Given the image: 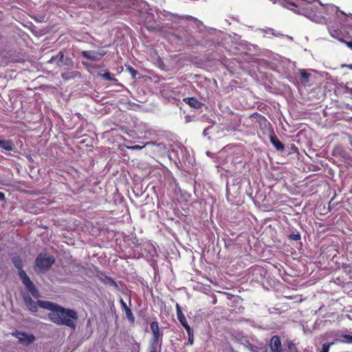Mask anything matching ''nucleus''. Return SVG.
<instances>
[{
	"label": "nucleus",
	"mask_w": 352,
	"mask_h": 352,
	"mask_svg": "<svg viewBox=\"0 0 352 352\" xmlns=\"http://www.w3.org/2000/svg\"><path fill=\"white\" fill-rule=\"evenodd\" d=\"M124 311L126 314V317L127 320H129V323L131 324H133L135 321V316H134L131 309L130 308H129V309L124 310Z\"/></svg>",
	"instance_id": "nucleus-20"
},
{
	"label": "nucleus",
	"mask_w": 352,
	"mask_h": 352,
	"mask_svg": "<svg viewBox=\"0 0 352 352\" xmlns=\"http://www.w3.org/2000/svg\"><path fill=\"white\" fill-rule=\"evenodd\" d=\"M12 262L14 266L17 269L18 275L25 287L29 291L34 298H38L40 296L39 292L27 275L26 272L23 270V264L21 257L19 256H13L12 258Z\"/></svg>",
	"instance_id": "nucleus-2"
},
{
	"label": "nucleus",
	"mask_w": 352,
	"mask_h": 352,
	"mask_svg": "<svg viewBox=\"0 0 352 352\" xmlns=\"http://www.w3.org/2000/svg\"><path fill=\"white\" fill-rule=\"evenodd\" d=\"M151 144V142H147L144 146H140L138 144H135V145H133V146H128L127 148L131 149V150H141L145 146H146L147 144Z\"/></svg>",
	"instance_id": "nucleus-25"
},
{
	"label": "nucleus",
	"mask_w": 352,
	"mask_h": 352,
	"mask_svg": "<svg viewBox=\"0 0 352 352\" xmlns=\"http://www.w3.org/2000/svg\"><path fill=\"white\" fill-rule=\"evenodd\" d=\"M320 6V7H318L311 4H307L302 8L303 14L311 21L320 23L324 20L322 14L325 8L322 4Z\"/></svg>",
	"instance_id": "nucleus-3"
},
{
	"label": "nucleus",
	"mask_w": 352,
	"mask_h": 352,
	"mask_svg": "<svg viewBox=\"0 0 352 352\" xmlns=\"http://www.w3.org/2000/svg\"><path fill=\"white\" fill-rule=\"evenodd\" d=\"M251 118H254L259 124L261 129H266L271 126V124L267 121L265 116L258 113H254L251 116Z\"/></svg>",
	"instance_id": "nucleus-10"
},
{
	"label": "nucleus",
	"mask_w": 352,
	"mask_h": 352,
	"mask_svg": "<svg viewBox=\"0 0 352 352\" xmlns=\"http://www.w3.org/2000/svg\"><path fill=\"white\" fill-rule=\"evenodd\" d=\"M0 148L7 151H11L13 150L14 144L11 140H0Z\"/></svg>",
	"instance_id": "nucleus-17"
},
{
	"label": "nucleus",
	"mask_w": 352,
	"mask_h": 352,
	"mask_svg": "<svg viewBox=\"0 0 352 352\" xmlns=\"http://www.w3.org/2000/svg\"><path fill=\"white\" fill-rule=\"evenodd\" d=\"M186 332H187L188 337V342L190 343V344H192L193 340H194L193 330L190 327V331H186Z\"/></svg>",
	"instance_id": "nucleus-24"
},
{
	"label": "nucleus",
	"mask_w": 352,
	"mask_h": 352,
	"mask_svg": "<svg viewBox=\"0 0 352 352\" xmlns=\"http://www.w3.org/2000/svg\"><path fill=\"white\" fill-rule=\"evenodd\" d=\"M6 196L5 194L2 192H0V201H5Z\"/></svg>",
	"instance_id": "nucleus-31"
},
{
	"label": "nucleus",
	"mask_w": 352,
	"mask_h": 352,
	"mask_svg": "<svg viewBox=\"0 0 352 352\" xmlns=\"http://www.w3.org/2000/svg\"><path fill=\"white\" fill-rule=\"evenodd\" d=\"M62 77H63V78H65V79H67V77H65V74H62Z\"/></svg>",
	"instance_id": "nucleus-36"
},
{
	"label": "nucleus",
	"mask_w": 352,
	"mask_h": 352,
	"mask_svg": "<svg viewBox=\"0 0 352 352\" xmlns=\"http://www.w3.org/2000/svg\"><path fill=\"white\" fill-rule=\"evenodd\" d=\"M38 307H40L43 309H45L50 310L52 312H54L56 310V309L58 308V307L59 306L56 303H54V302H52L50 301L41 300H38Z\"/></svg>",
	"instance_id": "nucleus-12"
},
{
	"label": "nucleus",
	"mask_w": 352,
	"mask_h": 352,
	"mask_svg": "<svg viewBox=\"0 0 352 352\" xmlns=\"http://www.w3.org/2000/svg\"><path fill=\"white\" fill-rule=\"evenodd\" d=\"M49 319L58 325H65L71 328H75V321L78 319L77 312L73 309L58 306L54 312L48 314Z\"/></svg>",
	"instance_id": "nucleus-1"
},
{
	"label": "nucleus",
	"mask_w": 352,
	"mask_h": 352,
	"mask_svg": "<svg viewBox=\"0 0 352 352\" xmlns=\"http://www.w3.org/2000/svg\"><path fill=\"white\" fill-rule=\"evenodd\" d=\"M288 238H289V239L294 240V241H299L301 239L300 234L299 232H296V233H294V234H290L288 236Z\"/></svg>",
	"instance_id": "nucleus-23"
},
{
	"label": "nucleus",
	"mask_w": 352,
	"mask_h": 352,
	"mask_svg": "<svg viewBox=\"0 0 352 352\" xmlns=\"http://www.w3.org/2000/svg\"><path fill=\"white\" fill-rule=\"evenodd\" d=\"M341 341L344 343L352 344V336L344 334L342 336Z\"/></svg>",
	"instance_id": "nucleus-22"
},
{
	"label": "nucleus",
	"mask_w": 352,
	"mask_h": 352,
	"mask_svg": "<svg viewBox=\"0 0 352 352\" xmlns=\"http://www.w3.org/2000/svg\"><path fill=\"white\" fill-rule=\"evenodd\" d=\"M13 335L18 338L21 342H24L27 340L29 343H32L35 340V337L33 335H28L25 332L16 331L15 333H14Z\"/></svg>",
	"instance_id": "nucleus-13"
},
{
	"label": "nucleus",
	"mask_w": 352,
	"mask_h": 352,
	"mask_svg": "<svg viewBox=\"0 0 352 352\" xmlns=\"http://www.w3.org/2000/svg\"><path fill=\"white\" fill-rule=\"evenodd\" d=\"M274 4L276 3V0H270Z\"/></svg>",
	"instance_id": "nucleus-37"
},
{
	"label": "nucleus",
	"mask_w": 352,
	"mask_h": 352,
	"mask_svg": "<svg viewBox=\"0 0 352 352\" xmlns=\"http://www.w3.org/2000/svg\"><path fill=\"white\" fill-rule=\"evenodd\" d=\"M249 347L252 352H268L267 345L263 343L251 344Z\"/></svg>",
	"instance_id": "nucleus-15"
},
{
	"label": "nucleus",
	"mask_w": 352,
	"mask_h": 352,
	"mask_svg": "<svg viewBox=\"0 0 352 352\" xmlns=\"http://www.w3.org/2000/svg\"><path fill=\"white\" fill-rule=\"evenodd\" d=\"M329 31H330V32H331V36H336L333 34V32H336V30H332V28H330Z\"/></svg>",
	"instance_id": "nucleus-33"
},
{
	"label": "nucleus",
	"mask_w": 352,
	"mask_h": 352,
	"mask_svg": "<svg viewBox=\"0 0 352 352\" xmlns=\"http://www.w3.org/2000/svg\"><path fill=\"white\" fill-rule=\"evenodd\" d=\"M157 59H158L159 64H161V63L163 64L162 60L159 56H158Z\"/></svg>",
	"instance_id": "nucleus-35"
},
{
	"label": "nucleus",
	"mask_w": 352,
	"mask_h": 352,
	"mask_svg": "<svg viewBox=\"0 0 352 352\" xmlns=\"http://www.w3.org/2000/svg\"><path fill=\"white\" fill-rule=\"evenodd\" d=\"M162 343V342L150 341L148 352H157L158 350L161 349Z\"/></svg>",
	"instance_id": "nucleus-19"
},
{
	"label": "nucleus",
	"mask_w": 352,
	"mask_h": 352,
	"mask_svg": "<svg viewBox=\"0 0 352 352\" xmlns=\"http://www.w3.org/2000/svg\"><path fill=\"white\" fill-rule=\"evenodd\" d=\"M102 77L108 80H113L114 78L111 76V74L109 72H106L101 74Z\"/></svg>",
	"instance_id": "nucleus-26"
},
{
	"label": "nucleus",
	"mask_w": 352,
	"mask_h": 352,
	"mask_svg": "<svg viewBox=\"0 0 352 352\" xmlns=\"http://www.w3.org/2000/svg\"><path fill=\"white\" fill-rule=\"evenodd\" d=\"M63 58H64L63 52H59L58 54L56 56H52L51 58L50 62L51 63H54V62L56 61V60H58V63L62 62Z\"/></svg>",
	"instance_id": "nucleus-21"
},
{
	"label": "nucleus",
	"mask_w": 352,
	"mask_h": 352,
	"mask_svg": "<svg viewBox=\"0 0 352 352\" xmlns=\"http://www.w3.org/2000/svg\"><path fill=\"white\" fill-rule=\"evenodd\" d=\"M342 67H346L351 70H352V64H349V65H342Z\"/></svg>",
	"instance_id": "nucleus-32"
},
{
	"label": "nucleus",
	"mask_w": 352,
	"mask_h": 352,
	"mask_svg": "<svg viewBox=\"0 0 352 352\" xmlns=\"http://www.w3.org/2000/svg\"><path fill=\"white\" fill-rule=\"evenodd\" d=\"M270 352H283L279 336H274L269 343Z\"/></svg>",
	"instance_id": "nucleus-7"
},
{
	"label": "nucleus",
	"mask_w": 352,
	"mask_h": 352,
	"mask_svg": "<svg viewBox=\"0 0 352 352\" xmlns=\"http://www.w3.org/2000/svg\"><path fill=\"white\" fill-rule=\"evenodd\" d=\"M25 305L28 309L32 313H35L38 311V301L34 302L29 295L23 296Z\"/></svg>",
	"instance_id": "nucleus-11"
},
{
	"label": "nucleus",
	"mask_w": 352,
	"mask_h": 352,
	"mask_svg": "<svg viewBox=\"0 0 352 352\" xmlns=\"http://www.w3.org/2000/svg\"><path fill=\"white\" fill-rule=\"evenodd\" d=\"M2 38V36L0 34V40Z\"/></svg>",
	"instance_id": "nucleus-39"
},
{
	"label": "nucleus",
	"mask_w": 352,
	"mask_h": 352,
	"mask_svg": "<svg viewBox=\"0 0 352 352\" xmlns=\"http://www.w3.org/2000/svg\"><path fill=\"white\" fill-rule=\"evenodd\" d=\"M120 303L123 311L129 308L122 298L120 299Z\"/></svg>",
	"instance_id": "nucleus-28"
},
{
	"label": "nucleus",
	"mask_w": 352,
	"mask_h": 352,
	"mask_svg": "<svg viewBox=\"0 0 352 352\" xmlns=\"http://www.w3.org/2000/svg\"><path fill=\"white\" fill-rule=\"evenodd\" d=\"M176 311L178 320L180 322L182 325L185 328L186 331H189L190 327L188 324L186 318L182 311L181 307L178 303L176 304Z\"/></svg>",
	"instance_id": "nucleus-8"
},
{
	"label": "nucleus",
	"mask_w": 352,
	"mask_h": 352,
	"mask_svg": "<svg viewBox=\"0 0 352 352\" xmlns=\"http://www.w3.org/2000/svg\"><path fill=\"white\" fill-rule=\"evenodd\" d=\"M216 302H217V299H214V300H213V304H216Z\"/></svg>",
	"instance_id": "nucleus-38"
},
{
	"label": "nucleus",
	"mask_w": 352,
	"mask_h": 352,
	"mask_svg": "<svg viewBox=\"0 0 352 352\" xmlns=\"http://www.w3.org/2000/svg\"><path fill=\"white\" fill-rule=\"evenodd\" d=\"M286 3H289V5H291L293 7H296V5L294 3H289V2H286Z\"/></svg>",
	"instance_id": "nucleus-34"
},
{
	"label": "nucleus",
	"mask_w": 352,
	"mask_h": 352,
	"mask_svg": "<svg viewBox=\"0 0 352 352\" xmlns=\"http://www.w3.org/2000/svg\"><path fill=\"white\" fill-rule=\"evenodd\" d=\"M184 101L194 109H200L203 105V104L195 97L185 98Z\"/></svg>",
	"instance_id": "nucleus-14"
},
{
	"label": "nucleus",
	"mask_w": 352,
	"mask_h": 352,
	"mask_svg": "<svg viewBox=\"0 0 352 352\" xmlns=\"http://www.w3.org/2000/svg\"><path fill=\"white\" fill-rule=\"evenodd\" d=\"M54 262L55 258L53 256L39 254L36 258L35 265L40 271L45 272L50 270Z\"/></svg>",
	"instance_id": "nucleus-4"
},
{
	"label": "nucleus",
	"mask_w": 352,
	"mask_h": 352,
	"mask_svg": "<svg viewBox=\"0 0 352 352\" xmlns=\"http://www.w3.org/2000/svg\"><path fill=\"white\" fill-rule=\"evenodd\" d=\"M299 74L300 76V82L303 84H306L309 81L311 74L308 73L305 69H300Z\"/></svg>",
	"instance_id": "nucleus-18"
},
{
	"label": "nucleus",
	"mask_w": 352,
	"mask_h": 352,
	"mask_svg": "<svg viewBox=\"0 0 352 352\" xmlns=\"http://www.w3.org/2000/svg\"><path fill=\"white\" fill-rule=\"evenodd\" d=\"M107 54V52L104 50L101 51H94V50H87V51H82L81 52V54L83 58L90 60H94L98 61L100 60L105 54Z\"/></svg>",
	"instance_id": "nucleus-6"
},
{
	"label": "nucleus",
	"mask_w": 352,
	"mask_h": 352,
	"mask_svg": "<svg viewBox=\"0 0 352 352\" xmlns=\"http://www.w3.org/2000/svg\"><path fill=\"white\" fill-rule=\"evenodd\" d=\"M270 140L277 151H283L284 150V144L278 140V137L274 133V130L272 129V132L270 135Z\"/></svg>",
	"instance_id": "nucleus-9"
},
{
	"label": "nucleus",
	"mask_w": 352,
	"mask_h": 352,
	"mask_svg": "<svg viewBox=\"0 0 352 352\" xmlns=\"http://www.w3.org/2000/svg\"><path fill=\"white\" fill-rule=\"evenodd\" d=\"M150 329L153 334L151 341L162 342L164 333L156 320L152 321L150 323Z\"/></svg>",
	"instance_id": "nucleus-5"
},
{
	"label": "nucleus",
	"mask_w": 352,
	"mask_h": 352,
	"mask_svg": "<svg viewBox=\"0 0 352 352\" xmlns=\"http://www.w3.org/2000/svg\"><path fill=\"white\" fill-rule=\"evenodd\" d=\"M99 280L106 285H110L114 287H118L117 283L111 277L101 273L99 276Z\"/></svg>",
	"instance_id": "nucleus-16"
},
{
	"label": "nucleus",
	"mask_w": 352,
	"mask_h": 352,
	"mask_svg": "<svg viewBox=\"0 0 352 352\" xmlns=\"http://www.w3.org/2000/svg\"><path fill=\"white\" fill-rule=\"evenodd\" d=\"M127 70L130 72V74L133 78H135L138 74V71L130 65L127 67Z\"/></svg>",
	"instance_id": "nucleus-27"
},
{
	"label": "nucleus",
	"mask_w": 352,
	"mask_h": 352,
	"mask_svg": "<svg viewBox=\"0 0 352 352\" xmlns=\"http://www.w3.org/2000/svg\"><path fill=\"white\" fill-rule=\"evenodd\" d=\"M331 9H332V10H336V14H337V15H338V16H339V14H342V15H344V16H345V15H346V14H345V13H344V12L340 11V10H338V8H337L336 7H335V8H334V7H331Z\"/></svg>",
	"instance_id": "nucleus-29"
},
{
	"label": "nucleus",
	"mask_w": 352,
	"mask_h": 352,
	"mask_svg": "<svg viewBox=\"0 0 352 352\" xmlns=\"http://www.w3.org/2000/svg\"><path fill=\"white\" fill-rule=\"evenodd\" d=\"M341 41L344 42L349 47L352 49V41H345L342 38H339Z\"/></svg>",
	"instance_id": "nucleus-30"
}]
</instances>
